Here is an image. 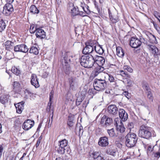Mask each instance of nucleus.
Instances as JSON below:
<instances>
[{
  "instance_id": "obj_38",
  "label": "nucleus",
  "mask_w": 160,
  "mask_h": 160,
  "mask_svg": "<svg viewBox=\"0 0 160 160\" xmlns=\"http://www.w3.org/2000/svg\"><path fill=\"white\" fill-rule=\"evenodd\" d=\"M83 3L82 2H81V7H82V9L84 11L85 13L86 14H89L90 13V11L88 9L89 7L88 6H86L85 7V8L83 6Z\"/></svg>"
},
{
  "instance_id": "obj_2",
  "label": "nucleus",
  "mask_w": 160,
  "mask_h": 160,
  "mask_svg": "<svg viewBox=\"0 0 160 160\" xmlns=\"http://www.w3.org/2000/svg\"><path fill=\"white\" fill-rule=\"evenodd\" d=\"M125 138L126 146L130 148L135 146L138 139L136 134L131 132H129L127 134Z\"/></svg>"
},
{
  "instance_id": "obj_46",
  "label": "nucleus",
  "mask_w": 160,
  "mask_h": 160,
  "mask_svg": "<svg viewBox=\"0 0 160 160\" xmlns=\"http://www.w3.org/2000/svg\"><path fill=\"white\" fill-rule=\"evenodd\" d=\"M54 92L53 91H51V92L49 94V102L48 103V104H50V106H49V110L50 109V105L51 104V102L52 99L53 98V95Z\"/></svg>"
},
{
  "instance_id": "obj_64",
  "label": "nucleus",
  "mask_w": 160,
  "mask_h": 160,
  "mask_svg": "<svg viewBox=\"0 0 160 160\" xmlns=\"http://www.w3.org/2000/svg\"><path fill=\"white\" fill-rule=\"evenodd\" d=\"M117 120H118V118H115L114 119V122H115L114 124H115V125L117 127L118 126V123H117Z\"/></svg>"
},
{
  "instance_id": "obj_23",
  "label": "nucleus",
  "mask_w": 160,
  "mask_h": 160,
  "mask_svg": "<svg viewBox=\"0 0 160 160\" xmlns=\"http://www.w3.org/2000/svg\"><path fill=\"white\" fill-rule=\"evenodd\" d=\"M103 70L104 68L103 67L98 66L96 67L93 72V74L95 77L97 76Z\"/></svg>"
},
{
  "instance_id": "obj_10",
  "label": "nucleus",
  "mask_w": 160,
  "mask_h": 160,
  "mask_svg": "<svg viewBox=\"0 0 160 160\" xmlns=\"http://www.w3.org/2000/svg\"><path fill=\"white\" fill-rule=\"evenodd\" d=\"M108 111L110 115L114 117L118 115V111L116 106L112 104L108 107Z\"/></svg>"
},
{
  "instance_id": "obj_62",
  "label": "nucleus",
  "mask_w": 160,
  "mask_h": 160,
  "mask_svg": "<svg viewBox=\"0 0 160 160\" xmlns=\"http://www.w3.org/2000/svg\"><path fill=\"white\" fill-rule=\"evenodd\" d=\"M123 94L126 97H127L128 98V92H127L126 91L124 92H123Z\"/></svg>"
},
{
  "instance_id": "obj_20",
  "label": "nucleus",
  "mask_w": 160,
  "mask_h": 160,
  "mask_svg": "<svg viewBox=\"0 0 160 160\" xmlns=\"http://www.w3.org/2000/svg\"><path fill=\"white\" fill-rule=\"evenodd\" d=\"M72 53L70 52H66L63 57L65 63H68L71 62V59L72 58Z\"/></svg>"
},
{
  "instance_id": "obj_59",
  "label": "nucleus",
  "mask_w": 160,
  "mask_h": 160,
  "mask_svg": "<svg viewBox=\"0 0 160 160\" xmlns=\"http://www.w3.org/2000/svg\"><path fill=\"white\" fill-rule=\"evenodd\" d=\"M144 89L146 91V92L147 93L149 92H151V90L150 87H149V85H148V87H147V88H146Z\"/></svg>"
},
{
  "instance_id": "obj_58",
  "label": "nucleus",
  "mask_w": 160,
  "mask_h": 160,
  "mask_svg": "<svg viewBox=\"0 0 160 160\" xmlns=\"http://www.w3.org/2000/svg\"><path fill=\"white\" fill-rule=\"evenodd\" d=\"M94 160H105V159H104L100 155L97 158H95Z\"/></svg>"
},
{
  "instance_id": "obj_3",
  "label": "nucleus",
  "mask_w": 160,
  "mask_h": 160,
  "mask_svg": "<svg viewBox=\"0 0 160 160\" xmlns=\"http://www.w3.org/2000/svg\"><path fill=\"white\" fill-rule=\"evenodd\" d=\"M93 85L94 88L97 91L105 89L107 86V83L105 79L96 78L93 81Z\"/></svg>"
},
{
  "instance_id": "obj_34",
  "label": "nucleus",
  "mask_w": 160,
  "mask_h": 160,
  "mask_svg": "<svg viewBox=\"0 0 160 160\" xmlns=\"http://www.w3.org/2000/svg\"><path fill=\"white\" fill-rule=\"evenodd\" d=\"M29 52L31 53H33L35 55H38L39 53V51L37 48L33 46L30 48Z\"/></svg>"
},
{
  "instance_id": "obj_32",
  "label": "nucleus",
  "mask_w": 160,
  "mask_h": 160,
  "mask_svg": "<svg viewBox=\"0 0 160 160\" xmlns=\"http://www.w3.org/2000/svg\"><path fill=\"white\" fill-rule=\"evenodd\" d=\"M107 132L110 137H116L118 135V133L115 132L114 129L113 128L110 129H108Z\"/></svg>"
},
{
  "instance_id": "obj_8",
  "label": "nucleus",
  "mask_w": 160,
  "mask_h": 160,
  "mask_svg": "<svg viewBox=\"0 0 160 160\" xmlns=\"http://www.w3.org/2000/svg\"><path fill=\"white\" fill-rule=\"evenodd\" d=\"M29 49L25 44H22L14 46V51L15 52H21L26 53L28 51Z\"/></svg>"
},
{
  "instance_id": "obj_57",
  "label": "nucleus",
  "mask_w": 160,
  "mask_h": 160,
  "mask_svg": "<svg viewBox=\"0 0 160 160\" xmlns=\"http://www.w3.org/2000/svg\"><path fill=\"white\" fill-rule=\"evenodd\" d=\"M83 132V127L82 126H81L79 128V134H82Z\"/></svg>"
},
{
  "instance_id": "obj_61",
  "label": "nucleus",
  "mask_w": 160,
  "mask_h": 160,
  "mask_svg": "<svg viewBox=\"0 0 160 160\" xmlns=\"http://www.w3.org/2000/svg\"><path fill=\"white\" fill-rule=\"evenodd\" d=\"M108 12L109 17V18H111L113 17V16H112V14L110 10L109 9H108Z\"/></svg>"
},
{
  "instance_id": "obj_15",
  "label": "nucleus",
  "mask_w": 160,
  "mask_h": 160,
  "mask_svg": "<svg viewBox=\"0 0 160 160\" xmlns=\"http://www.w3.org/2000/svg\"><path fill=\"white\" fill-rule=\"evenodd\" d=\"M95 63L96 62L98 66L102 67L105 62V58L101 56L96 55L94 58Z\"/></svg>"
},
{
  "instance_id": "obj_12",
  "label": "nucleus",
  "mask_w": 160,
  "mask_h": 160,
  "mask_svg": "<svg viewBox=\"0 0 160 160\" xmlns=\"http://www.w3.org/2000/svg\"><path fill=\"white\" fill-rule=\"evenodd\" d=\"M34 124V122L33 121L27 119L23 123L22 128L25 130H28L33 126Z\"/></svg>"
},
{
  "instance_id": "obj_5",
  "label": "nucleus",
  "mask_w": 160,
  "mask_h": 160,
  "mask_svg": "<svg viewBox=\"0 0 160 160\" xmlns=\"http://www.w3.org/2000/svg\"><path fill=\"white\" fill-rule=\"evenodd\" d=\"M68 141L64 139L58 142V145L55 147V149L59 154H63L65 152V148L68 145Z\"/></svg>"
},
{
  "instance_id": "obj_18",
  "label": "nucleus",
  "mask_w": 160,
  "mask_h": 160,
  "mask_svg": "<svg viewBox=\"0 0 160 160\" xmlns=\"http://www.w3.org/2000/svg\"><path fill=\"white\" fill-rule=\"evenodd\" d=\"M6 50L10 51L14 48V42L10 41H7L3 44Z\"/></svg>"
},
{
  "instance_id": "obj_25",
  "label": "nucleus",
  "mask_w": 160,
  "mask_h": 160,
  "mask_svg": "<svg viewBox=\"0 0 160 160\" xmlns=\"http://www.w3.org/2000/svg\"><path fill=\"white\" fill-rule=\"evenodd\" d=\"M85 44V45H87L88 46H91L94 48H95L97 45L98 44V42L96 40H89L86 42Z\"/></svg>"
},
{
  "instance_id": "obj_37",
  "label": "nucleus",
  "mask_w": 160,
  "mask_h": 160,
  "mask_svg": "<svg viewBox=\"0 0 160 160\" xmlns=\"http://www.w3.org/2000/svg\"><path fill=\"white\" fill-rule=\"evenodd\" d=\"M11 71L12 72L17 75H19L20 73V71L15 67L12 68Z\"/></svg>"
},
{
  "instance_id": "obj_48",
  "label": "nucleus",
  "mask_w": 160,
  "mask_h": 160,
  "mask_svg": "<svg viewBox=\"0 0 160 160\" xmlns=\"http://www.w3.org/2000/svg\"><path fill=\"white\" fill-rule=\"evenodd\" d=\"M127 128L130 130V132H131V129L134 128V124L132 122L128 123Z\"/></svg>"
},
{
  "instance_id": "obj_47",
  "label": "nucleus",
  "mask_w": 160,
  "mask_h": 160,
  "mask_svg": "<svg viewBox=\"0 0 160 160\" xmlns=\"http://www.w3.org/2000/svg\"><path fill=\"white\" fill-rule=\"evenodd\" d=\"M147 97L149 100L151 101H153V97L151 92H149L147 93Z\"/></svg>"
},
{
  "instance_id": "obj_24",
  "label": "nucleus",
  "mask_w": 160,
  "mask_h": 160,
  "mask_svg": "<svg viewBox=\"0 0 160 160\" xmlns=\"http://www.w3.org/2000/svg\"><path fill=\"white\" fill-rule=\"evenodd\" d=\"M117 151V149L113 147H109L107 149L106 153L108 154L115 156Z\"/></svg>"
},
{
  "instance_id": "obj_44",
  "label": "nucleus",
  "mask_w": 160,
  "mask_h": 160,
  "mask_svg": "<svg viewBox=\"0 0 160 160\" xmlns=\"http://www.w3.org/2000/svg\"><path fill=\"white\" fill-rule=\"evenodd\" d=\"M117 129L121 133L125 131V128L124 126L123 125H120L118 126L117 127Z\"/></svg>"
},
{
  "instance_id": "obj_14",
  "label": "nucleus",
  "mask_w": 160,
  "mask_h": 160,
  "mask_svg": "<svg viewBox=\"0 0 160 160\" xmlns=\"http://www.w3.org/2000/svg\"><path fill=\"white\" fill-rule=\"evenodd\" d=\"M98 145L101 147H105L109 144L108 138L106 136L101 137L99 139Z\"/></svg>"
},
{
  "instance_id": "obj_40",
  "label": "nucleus",
  "mask_w": 160,
  "mask_h": 160,
  "mask_svg": "<svg viewBox=\"0 0 160 160\" xmlns=\"http://www.w3.org/2000/svg\"><path fill=\"white\" fill-rule=\"evenodd\" d=\"M74 5L73 3H69L67 6V9L68 11L71 12H72V10L74 8Z\"/></svg>"
},
{
  "instance_id": "obj_6",
  "label": "nucleus",
  "mask_w": 160,
  "mask_h": 160,
  "mask_svg": "<svg viewBox=\"0 0 160 160\" xmlns=\"http://www.w3.org/2000/svg\"><path fill=\"white\" fill-rule=\"evenodd\" d=\"M142 39L144 40L143 38H140V39L135 37H132L130 40V45L133 48H138L141 45Z\"/></svg>"
},
{
  "instance_id": "obj_43",
  "label": "nucleus",
  "mask_w": 160,
  "mask_h": 160,
  "mask_svg": "<svg viewBox=\"0 0 160 160\" xmlns=\"http://www.w3.org/2000/svg\"><path fill=\"white\" fill-rule=\"evenodd\" d=\"M110 19L112 23H115L118 21L119 19L117 17H114L113 16L112 17L110 18Z\"/></svg>"
},
{
  "instance_id": "obj_45",
  "label": "nucleus",
  "mask_w": 160,
  "mask_h": 160,
  "mask_svg": "<svg viewBox=\"0 0 160 160\" xmlns=\"http://www.w3.org/2000/svg\"><path fill=\"white\" fill-rule=\"evenodd\" d=\"M36 28L35 27L34 25L32 24L31 25L30 28V32L32 33H34L35 32H36Z\"/></svg>"
},
{
  "instance_id": "obj_49",
  "label": "nucleus",
  "mask_w": 160,
  "mask_h": 160,
  "mask_svg": "<svg viewBox=\"0 0 160 160\" xmlns=\"http://www.w3.org/2000/svg\"><path fill=\"white\" fill-rule=\"evenodd\" d=\"M154 147V146H152L151 145H149L148 146L147 150L148 154L151 152L153 150Z\"/></svg>"
},
{
  "instance_id": "obj_50",
  "label": "nucleus",
  "mask_w": 160,
  "mask_h": 160,
  "mask_svg": "<svg viewBox=\"0 0 160 160\" xmlns=\"http://www.w3.org/2000/svg\"><path fill=\"white\" fill-rule=\"evenodd\" d=\"M153 15L158 20L160 18V13L157 11H155L153 12Z\"/></svg>"
},
{
  "instance_id": "obj_4",
  "label": "nucleus",
  "mask_w": 160,
  "mask_h": 160,
  "mask_svg": "<svg viewBox=\"0 0 160 160\" xmlns=\"http://www.w3.org/2000/svg\"><path fill=\"white\" fill-rule=\"evenodd\" d=\"M139 136L147 139L151 137L152 134L148 127L144 125L141 126L138 132Z\"/></svg>"
},
{
  "instance_id": "obj_41",
  "label": "nucleus",
  "mask_w": 160,
  "mask_h": 160,
  "mask_svg": "<svg viewBox=\"0 0 160 160\" xmlns=\"http://www.w3.org/2000/svg\"><path fill=\"white\" fill-rule=\"evenodd\" d=\"M13 89L15 90H18L20 88V84L17 82H14L13 84Z\"/></svg>"
},
{
  "instance_id": "obj_53",
  "label": "nucleus",
  "mask_w": 160,
  "mask_h": 160,
  "mask_svg": "<svg viewBox=\"0 0 160 160\" xmlns=\"http://www.w3.org/2000/svg\"><path fill=\"white\" fill-rule=\"evenodd\" d=\"M108 79L111 82H114V77L112 75H109Z\"/></svg>"
},
{
  "instance_id": "obj_54",
  "label": "nucleus",
  "mask_w": 160,
  "mask_h": 160,
  "mask_svg": "<svg viewBox=\"0 0 160 160\" xmlns=\"http://www.w3.org/2000/svg\"><path fill=\"white\" fill-rule=\"evenodd\" d=\"M142 87L143 89H145L146 88L148 85V83L145 82H143L142 84Z\"/></svg>"
},
{
  "instance_id": "obj_29",
  "label": "nucleus",
  "mask_w": 160,
  "mask_h": 160,
  "mask_svg": "<svg viewBox=\"0 0 160 160\" xmlns=\"http://www.w3.org/2000/svg\"><path fill=\"white\" fill-rule=\"evenodd\" d=\"M148 49L154 54L157 53V52H160L158 48L155 46L152 45H148Z\"/></svg>"
},
{
  "instance_id": "obj_1",
  "label": "nucleus",
  "mask_w": 160,
  "mask_h": 160,
  "mask_svg": "<svg viewBox=\"0 0 160 160\" xmlns=\"http://www.w3.org/2000/svg\"><path fill=\"white\" fill-rule=\"evenodd\" d=\"M80 63L82 66L85 68H91L95 63L94 58L90 54L82 56L80 58Z\"/></svg>"
},
{
  "instance_id": "obj_27",
  "label": "nucleus",
  "mask_w": 160,
  "mask_h": 160,
  "mask_svg": "<svg viewBox=\"0 0 160 160\" xmlns=\"http://www.w3.org/2000/svg\"><path fill=\"white\" fill-rule=\"evenodd\" d=\"M15 106L16 108L17 112L20 114L21 113L24 108L23 104L18 103L15 104Z\"/></svg>"
},
{
  "instance_id": "obj_17",
  "label": "nucleus",
  "mask_w": 160,
  "mask_h": 160,
  "mask_svg": "<svg viewBox=\"0 0 160 160\" xmlns=\"http://www.w3.org/2000/svg\"><path fill=\"white\" fill-rule=\"evenodd\" d=\"M85 93L86 92H85L82 91L78 94L76 101V104L77 106H78L80 105L84 99Z\"/></svg>"
},
{
  "instance_id": "obj_19",
  "label": "nucleus",
  "mask_w": 160,
  "mask_h": 160,
  "mask_svg": "<svg viewBox=\"0 0 160 160\" xmlns=\"http://www.w3.org/2000/svg\"><path fill=\"white\" fill-rule=\"evenodd\" d=\"M70 88L72 90H75L77 86V82L75 78L72 77L69 79Z\"/></svg>"
},
{
  "instance_id": "obj_63",
  "label": "nucleus",
  "mask_w": 160,
  "mask_h": 160,
  "mask_svg": "<svg viewBox=\"0 0 160 160\" xmlns=\"http://www.w3.org/2000/svg\"><path fill=\"white\" fill-rule=\"evenodd\" d=\"M3 149L2 147L0 145V157H1L2 155V151L3 150Z\"/></svg>"
},
{
  "instance_id": "obj_31",
  "label": "nucleus",
  "mask_w": 160,
  "mask_h": 160,
  "mask_svg": "<svg viewBox=\"0 0 160 160\" xmlns=\"http://www.w3.org/2000/svg\"><path fill=\"white\" fill-rule=\"evenodd\" d=\"M116 51L117 55L120 57H122L124 55V53L122 48L120 47L116 48Z\"/></svg>"
},
{
  "instance_id": "obj_33",
  "label": "nucleus",
  "mask_w": 160,
  "mask_h": 160,
  "mask_svg": "<svg viewBox=\"0 0 160 160\" xmlns=\"http://www.w3.org/2000/svg\"><path fill=\"white\" fill-rule=\"evenodd\" d=\"M30 12L33 14H38L39 13V11L37 8L35 6L32 5L30 8Z\"/></svg>"
},
{
  "instance_id": "obj_22",
  "label": "nucleus",
  "mask_w": 160,
  "mask_h": 160,
  "mask_svg": "<svg viewBox=\"0 0 160 160\" xmlns=\"http://www.w3.org/2000/svg\"><path fill=\"white\" fill-rule=\"evenodd\" d=\"M85 46L82 50V52L84 54H87L92 52L94 50V48L91 46L85 45Z\"/></svg>"
},
{
  "instance_id": "obj_9",
  "label": "nucleus",
  "mask_w": 160,
  "mask_h": 160,
  "mask_svg": "<svg viewBox=\"0 0 160 160\" xmlns=\"http://www.w3.org/2000/svg\"><path fill=\"white\" fill-rule=\"evenodd\" d=\"M12 5L10 3H6L3 7L2 12L6 16L10 15L13 11Z\"/></svg>"
},
{
  "instance_id": "obj_42",
  "label": "nucleus",
  "mask_w": 160,
  "mask_h": 160,
  "mask_svg": "<svg viewBox=\"0 0 160 160\" xmlns=\"http://www.w3.org/2000/svg\"><path fill=\"white\" fill-rule=\"evenodd\" d=\"M78 8L74 7L73 9L72 10V12H71L70 13H71L73 16L78 15Z\"/></svg>"
},
{
  "instance_id": "obj_21",
  "label": "nucleus",
  "mask_w": 160,
  "mask_h": 160,
  "mask_svg": "<svg viewBox=\"0 0 160 160\" xmlns=\"http://www.w3.org/2000/svg\"><path fill=\"white\" fill-rule=\"evenodd\" d=\"M35 35L37 38L41 39L44 38L46 37L45 32L43 30L41 29L38 30L36 32Z\"/></svg>"
},
{
  "instance_id": "obj_26",
  "label": "nucleus",
  "mask_w": 160,
  "mask_h": 160,
  "mask_svg": "<svg viewBox=\"0 0 160 160\" xmlns=\"http://www.w3.org/2000/svg\"><path fill=\"white\" fill-rule=\"evenodd\" d=\"M75 123L73 117L70 116L68 117V121L67 122V125L70 129H71Z\"/></svg>"
},
{
  "instance_id": "obj_60",
  "label": "nucleus",
  "mask_w": 160,
  "mask_h": 160,
  "mask_svg": "<svg viewBox=\"0 0 160 160\" xmlns=\"http://www.w3.org/2000/svg\"><path fill=\"white\" fill-rule=\"evenodd\" d=\"M153 25L154 28L157 31L159 30V28L158 26L157 25L156 23H153Z\"/></svg>"
},
{
  "instance_id": "obj_55",
  "label": "nucleus",
  "mask_w": 160,
  "mask_h": 160,
  "mask_svg": "<svg viewBox=\"0 0 160 160\" xmlns=\"http://www.w3.org/2000/svg\"><path fill=\"white\" fill-rule=\"evenodd\" d=\"M25 93H28V94H32V92L30 91L29 89L27 88L24 91Z\"/></svg>"
},
{
  "instance_id": "obj_28",
  "label": "nucleus",
  "mask_w": 160,
  "mask_h": 160,
  "mask_svg": "<svg viewBox=\"0 0 160 160\" xmlns=\"http://www.w3.org/2000/svg\"><path fill=\"white\" fill-rule=\"evenodd\" d=\"M9 96L7 95L2 96L0 97V102L3 104H5L8 102Z\"/></svg>"
},
{
  "instance_id": "obj_36",
  "label": "nucleus",
  "mask_w": 160,
  "mask_h": 160,
  "mask_svg": "<svg viewBox=\"0 0 160 160\" xmlns=\"http://www.w3.org/2000/svg\"><path fill=\"white\" fill-rule=\"evenodd\" d=\"M6 25L3 20L1 19H0V32H2L5 28Z\"/></svg>"
},
{
  "instance_id": "obj_16",
  "label": "nucleus",
  "mask_w": 160,
  "mask_h": 160,
  "mask_svg": "<svg viewBox=\"0 0 160 160\" xmlns=\"http://www.w3.org/2000/svg\"><path fill=\"white\" fill-rule=\"evenodd\" d=\"M118 112L119 117L123 121H126L128 118V115L125 111L123 109H120Z\"/></svg>"
},
{
  "instance_id": "obj_56",
  "label": "nucleus",
  "mask_w": 160,
  "mask_h": 160,
  "mask_svg": "<svg viewBox=\"0 0 160 160\" xmlns=\"http://www.w3.org/2000/svg\"><path fill=\"white\" fill-rule=\"evenodd\" d=\"M80 15L82 17H84L86 16L85 13L84 12L82 11H78V15Z\"/></svg>"
},
{
  "instance_id": "obj_11",
  "label": "nucleus",
  "mask_w": 160,
  "mask_h": 160,
  "mask_svg": "<svg viewBox=\"0 0 160 160\" xmlns=\"http://www.w3.org/2000/svg\"><path fill=\"white\" fill-rule=\"evenodd\" d=\"M123 68L124 70H120L119 72L120 75L123 77H128V74L127 72L125 71H127L130 72H133V69L129 66L125 65L123 67Z\"/></svg>"
},
{
  "instance_id": "obj_30",
  "label": "nucleus",
  "mask_w": 160,
  "mask_h": 160,
  "mask_svg": "<svg viewBox=\"0 0 160 160\" xmlns=\"http://www.w3.org/2000/svg\"><path fill=\"white\" fill-rule=\"evenodd\" d=\"M94 50L96 52L99 54H102L104 52V50L100 45L98 44L96 46L95 48H94Z\"/></svg>"
},
{
  "instance_id": "obj_39",
  "label": "nucleus",
  "mask_w": 160,
  "mask_h": 160,
  "mask_svg": "<svg viewBox=\"0 0 160 160\" xmlns=\"http://www.w3.org/2000/svg\"><path fill=\"white\" fill-rule=\"evenodd\" d=\"M64 70L67 74H68L70 70L69 65L68 63H65V65L63 67Z\"/></svg>"
},
{
  "instance_id": "obj_52",
  "label": "nucleus",
  "mask_w": 160,
  "mask_h": 160,
  "mask_svg": "<svg viewBox=\"0 0 160 160\" xmlns=\"http://www.w3.org/2000/svg\"><path fill=\"white\" fill-rule=\"evenodd\" d=\"M149 38H150V40L152 39L153 42H155L156 39L154 35L151 34Z\"/></svg>"
},
{
  "instance_id": "obj_7",
  "label": "nucleus",
  "mask_w": 160,
  "mask_h": 160,
  "mask_svg": "<svg viewBox=\"0 0 160 160\" xmlns=\"http://www.w3.org/2000/svg\"><path fill=\"white\" fill-rule=\"evenodd\" d=\"M100 124L102 126L106 127L112 125L113 124V120L112 118L104 115L101 119Z\"/></svg>"
},
{
  "instance_id": "obj_51",
  "label": "nucleus",
  "mask_w": 160,
  "mask_h": 160,
  "mask_svg": "<svg viewBox=\"0 0 160 160\" xmlns=\"http://www.w3.org/2000/svg\"><path fill=\"white\" fill-rule=\"evenodd\" d=\"M100 155V153L99 152H95L93 153V157L94 159H95V158H97Z\"/></svg>"
},
{
  "instance_id": "obj_35",
  "label": "nucleus",
  "mask_w": 160,
  "mask_h": 160,
  "mask_svg": "<svg viewBox=\"0 0 160 160\" xmlns=\"http://www.w3.org/2000/svg\"><path fill=\"white\" fill-rule=\"evenodd\" d=\"M154 61L156 63H160V60H159L160 58V52H157V53L154 54Z\"/></svg>"
},
{
  "instance_id": "obj_13",
  "label": "nucleus",
  "mask_w": 160,
  "mask_h": 160,
  "mask_svg": "<svg viewBox=\"0 0 160 160\" xmlns=\"http://www.w3.org/2000/svg\"><path fill=\"white\" fill-rule=\"evenodd\" d=\"M30 82L31 84L36 88H38L40 85L38 82V79L36 74H32L31 77Z\"/></svg>"
}]
</instances>
